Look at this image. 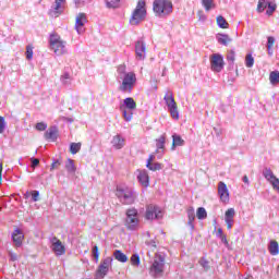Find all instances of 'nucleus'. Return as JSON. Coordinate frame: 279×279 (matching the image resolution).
<instances>
[{
  "instance_id": "f257e3e1",
  "label": "nucleus",
  "mask_w": 279,
  "mask_h": 279,
  "mask_svg": "<svg viewBox=\"0 0 279 279\" xmlns=\"http://www.w3.org/2000/svg\"><path fill=\"white\" fill-rule=\"evenodd\" d=\"M118 73L122 82L119 86V90H121V93H132L134 86H136V74L125 71V65L118 66Z\"/></svg>"
},
{
  "instance_id": "f03ea898",
  "label": "nucleus",
  "mask_w": 279,
  "mask_h": 279,
  "mask_svg": "<svg viewBox=\"0 0 279 279\" xmlns=\"http://www.w3.org/2000/svg\"><path fill=\"white\" fill-rule=\"evenodd\" d=\"M116 197L124 206H131L136 202V192L126 185H118L116 189Z\"/></svg>"
},
{
  "instance_id": "7ed1b4c3",
  "label": "nucleus",
  "mask_w": 279,
  "mask_h": 279,
  "mask_svg": "<svg viewBox=\"0 0 279 279\" xmlns=\"http://www.w3.org/2000/svg\"><path fill=\"white\" fill-rule=\"evenodd\" d=\"M145 5L146 3L144 0H140L137 2L136 8L133 10L129 20L130 25H141V23L145 21V19L147 17V9L145 8Z\"/></svg>"
},
{
  "instance_id": "20e7f679",
  "label": "nucleus",
  "mask_w": 279,
  "mask_h": 279,
  "mask_svg": "<svg viewBox=\"0 0 279 279\" xmlns=\"http://www.w3.org/2000/svg\"><path fill=\"white\" fill-rule=\"evenodd\" d=\"M153 10L156 16L165 19L173 12V3L169 0H155L153 2Z\"/></svg>"
},
{
  "instance_id": "39448f33",
  "label": "nucleus",
  "mask_w": 279,
  "mask_h": 279,
  "mask_svg": "<svg viewBox=\"0 0 279 279\" xmlns=\"http://www.w3.org/2000/svg\"><path fill=\"white\" fill-rule=\"evenodd\" d=\"M149 274L153 278H160L165 274V255L155 254L154 262L149 268Z\"/></svg>"
},
{
  "instance_id": "423d86ee",
  "label": "nucleus",
  "mask_w": 279,
  "mask_h": 279,
  "mask_svg": "<svg viewBox=\"0 0 279 279\" xmlns=\"http://www.w3.org/2000/svg\"><path fill=\"white\" fill-rule=\"evenodd\" d=\"M163 101H166V106L172 117V119H180V112L178 111V102H175V98H173V92L167 90L163 97Z\"/></svg>"
},
{
  "instance_id": "0eeeda50",
  "label": "nucleus",
  "mask_w": 279,
  "mask_h": 279,
  "mask_svg": "<svg viewBox=\"0 0 279 279\" xmlns=\"http://www.w3.org/2000/svg\"><path fill=\"white\" fill-rule=\"evenodd\" d=\"M50 48L56 53V56H64V53H66V41L62 40L59 35H51Z\"/></svg>"
},
{
  "instance_id": "6e6552de",
  "label": "nucleus",
  "mask_w": 279,
  "mask_h": 279,
  "mask_svg": "<svg viewBox=\"0 0 279 279\" xmlns=\"http://www.w3.org/2000/svg\"><path fill=\"white\" fill-rule=\"evenodd\" d=\"M120 110L122 111L124 121H132V117L134 114V112L132 111L136 110V101L134 100V98H125L123 105L120 107Z\"/></svg>"
},
{
  "instance_id": "1a4fd4ad",
  "label": "nucleus",
  "mask_w": 279,
  "mask_h": 279,
  "mask_svg": "<svg viewBox=\"0 0 279 279\" xmlns=\"http://www.w3.org/2000/svg\"><path fill=\"white\" fill-rule=\"evenodd\" d=\"M125 226L128 230H136L138 228V211L135 208L126 210Z\"/></svg>"
},
{
  "instance_id": "9d476101",
  "label": "nucleus",
  "mask_w": 279,
  "mask_h": 279,
  "mask_svg": "<svg viewBox=\"0 0 279 279\" xmlns=\"http://www.w3.org/2000/svg\"><path fill=\"white\" fill-rule=\"evenodd\" d=\"M210 66H211V71H214V73H221V71H223V56L219 54V53H214L210 56Z\"/></svg>"
},
{
  "instance_id": "9b49d317",
  "label": "nucleus",
  "mask_w": 279,
  "mask_h": 279,
  "mask_svg": "<svg viewBox=\"0 0 279 279\" xmlns=\"http://www.w3.org/2000/svg\"><path fill=\"white\" fill-rule=\"evenodd\" d=\"M111 265H112V257L105 258L98 266V269L96 271V277L106 278V276H108V271Z\"/></svg>"
},
{
  "instance_id": "f8f14e48",
  "label": "nucleus",
  "mask_w": 279,
  "mask_h": 279,
  "mask_svg": "<svg viewBox=\"0 0 279 279\" xmlns=\"http://www.w3.org/2000/svg\"><path fill=\"white\" fill-rule=\"evenodd\" d=\"M146 219L151 221L154 219H162V211L156 205H148L146 207Z\"/></svg>"
},
{
  "instance_id": "ddd939ff",
  "label": "nucleus",
  "mask_w": 279,
  "mask_h": 279,
  "mask_svg": "<svg viewBox=\"0 0 279 279\" xmlns=\"http://www.w3.org/2000/svg\"><path fill=\"white\" fill-rule=\"evenodd\" d=\"M135 56L136 60H145L147 58V46L143 39L135 43Z\"/></svg>"
},
{
  "instance_id": "4468645a",
  "label": "nucleus",
  "mask_w": 279,
  "mask_h": 279,
  "mask_svg": "<svg viewBox=\"0 0 279 279\" xmlns=\"http://www.w3.org/2000/svg\"><path fill=\"white\" fill-rule=\"evenodd\" d=\"M51 243V250L54 252L56 256H62L65 254L66 248L62 244V241H60L58 238L53 236L50 240Z\"/></svg>"
},
{
  "instance_id": "2eb2a0df",
  "label": "nucleus",
  "mask_w": 279,
  "mask_h": 279,
  "mask_svg": "<svg viewBox=\"0 0 279 279\" xmlns=\"http://www.w3.org/2000/svg\"><path fill=\"white\" fill-rule=\"evenodd\" d=\"M218 195L223 204L230 202V191L228 190V185L222 181L218 183Z\"/></svg>"
},
{
  "instance_id": "dca6fc26",
  "label": "nucleus",
  "mask_w": 279,
  "mask_h": 279,
  "mask_svg": "<svg viewBox=\"0 0 279 279\" xmlns=\"http://www.w3.org/2000/svg\"><path fill=\"white\" fill-rule=\"evenodd\" d=\"M86 23H88L86 15L84 13H78L75 22V29L77 34H84L85 32L84 25H86Z\"/></svg>"
},
{
  "instance_id": "f3484780",
  "label": "nucleus",
  "mask_w": 279,
  "mask_h": 279,
  "mask_svg": "<svg viewBox=\"0 0 279 279\" xmlns=\"http://www.w3.org/2000/svg\"><path fill=\"white\" fill-rule=\"evenodd\" d=\"M235 215H236V211L234 210V208H229L225 213V221H226L227 228L229 230H232V226H234V216Z\"/></svg>"
},
{
  "instance_id": "a211bd4d",
  "label": "nucleus",
  "mask_w": 279,
  "mask_h": 279,
  "mask_svg": "<svg viewBox=\"0 0 279 279\" xmlns=\"http://www.w3.org/2000/svg\"><path fill=\"white\" fill-rule=\"evenodd\" d=\"M25 239V235L23 234V231L21 229H15L12 233V240L15 245V247H21L23 245V240Z\"/></svg>"
},
{
  "instance_id": "6ab92c4d",
  "label": "nucleus",
  "mask_w": 279,
  "mask_h": 279,
  "mask_svg": "<svg viewBox=\"0 0 279 279\" xmlns=\"http://www.w3.org/2000/svg\"><path fill=\"white\" fill-rule=\"evenodd\" d=\"M155 159H156V156L149 155L146 162V167L147 169H149V171H160L162 169V163L154 162Z\"/></svg>"
},
{
  "instance_id": "aec40b11",
  "label": "nucleus",
  "mask_w": 279,
  "mask_h": 279,
  "mask_svg": "<svg viewBox=\"0 0 279 279\" xmlns=\"http://www.w3.org/2000/svg\"><path fill=\"white\" fill-rule=\"evenodd\" d=\"M64 0H56L54 1V7L49 11V15L52 19H58V16H60V14H62V2Z\"/></svg>"
},
{
  "instance_id": "412c9836",
  "label": "nucleus",
  "mask_w": 279,
  "mask_h": 279,
  "mask_svg": "<svg viewBox=\"0 0 279 279\" xmlns=\"http://www.w3.org/2000/svg\"><path fill=\"white\" fill-rule=\"evenodd\" d=\"M111 145L114 149H123L125 147V138L118 134L112 137Z\"/></svg>"
},
{
  "instance_id": "4be33fe9",
  "label": "nucleus",
  "mask_w": 279,
  "mask_h": 279,
  "mask_svg": "<svg viewBox=\"0 0 279 279\" xmlns=\"http://www.w3.org/2000/svg\"><path fill=\"white\" fill-rule=\"evenodd\" d=\"M45 138L46 141H57L58 140V128L57 126H50L46 132H45Z\"/></svg>"
},
{
  "instance_id": "5701e85b",
  "label": "nucleus",
  "mask_w": 279,
  "mask_h": 279,
  "mask_svg": "<svg viewBox=\"0 0 279 279\" xmlns=\"http://www.w3.org/2000/svg\"><path fill=\"white\" fill-rule=\"evenodd\" d=\"M137 179L142 186H144L145 189L149 186V174L146 172V170H140Z\"/></svg>"
},
{
  "instance_id": "b1692460",
  "label": "nucleus",
  "mask_w": 279,
  "mask_h": 279,
  "mask_svg": "<svg viewBox=\"0 0 279 279\" xmlns=\"http://www.w3.org/2000/svg\"><path fill=\"white\" fill-rule=\"evenodd\" d=\"M65 170L70 175H75L77 168L75 167V161L73 159H66Z\"/></svg>"
},
{
  "instance_id": "393cba45",
  "label": "nucleus",
  "mask_w": 279,
  "mask_h": 279,
  "mask_svg": "<svg viewBox=\"0 0 279 279\" xmlns=\"http://www.w3.org/2000/svg\"><path fill=\"white\" fill-rule=\"evenodd\" d=\"M182 145H184V140L178 134L172 135L171 150L175 151V147H182Z\"/></svg>"
},
{
  "instance_id": "a878e982",
  "label": "nucleus",
  "mask_w": 279,
  "mask_h": 279,
  "mask_svg": "<svg viewBox=\"0 0 279 279\" xmlns=\"http://www.w3.org/2000/svg\"><path fill=\"white\" fill-rule=\"evenodd\" d=\"M113 258H116V260H118L119 263H128V255H125L120 250H116L113 252Z\"/></svg>"
},
{
  "instance_id": "bb28decb",
  "label": "nucleus",
  "mask_w": 279,
  "mask_h": 279,
  "mask_svg": "<svg viewBox=\"0 0 279 279\" xmlns=\"http://www.w3.org/2000/svg\"><path fill=\"white\" fill-rule=\"evenodd\" d=\"M217 40L220 45H223L225 47H228L229 43H232V38L228 35L219 34L217 36Z\"/></svg>"
},
{
  "instance_id": "cd10ccee",
  "label": "nucleus",
  "mask_w": 279,
  "mask_h": 279,
  "mask_svg": "<svg viewBox=\"0 0 279 279\" xmlns=\"http://www.w3.org/2000/svg\"><path fill=\"white\" fill-rule=\"evenodd\" d=\"M268 250L271 254V256H278L279 254V245H278V242L277 241H270V244L268 246Z\"/></svg>"
},
{
  "instance_id": "c85d7f7f",
  "label": "nucleus",
  "mask_w": 279,
  "mask_h": 279,
  "mask_svg": "<svg viewBox=\"0 0 279 279\" xmlns=\"http://www.w3.org/2000/svg\"><path fill=\"white\" fill-rule=\"evenodd\" d=\"M187 217H189V221H187V226H190V228H195V226L193 225V221H195V209H193V207H190L187 209Z\"/></svg>"
},
{
  "instance_id": "c756f323",
  "label": "nucleus",
  "mask_w": 279,
  "mask_h": 279,
  "mask_svg": "<svg viewBox=\"0 0 279 279\" xmlns=\"http://www.w3.org/2000/svg\"><path fill=\"white\" fill-rule=\"evenodd\" d=\"M276 44V38L272 36H269L267 38V51L268 56H274V45Z\"/></svg>"
},
{
  "instance_id": "7c9ffc66",
  "label": "nucleus",
  "mask_w": 279,
  "mask_h": 279,
  "mask_svg": "<svg viewBox=\"0 0 279 279\" xmlns=\"http://www.w3.org/2000/svg\"><path fill=\"white\" fill-rule=\"evenodd\" d=\"M217 25L218 27H220L221 29H228V27H230V24H228V21H226L225 16L219 15L217 17Z\"/></svg>"
},
{
  "instance_id": "2f4dec72",
  "label": "nucleus",
  "mask_w": 279,
  "mask_h": 279,
  "mask_svg": "<svg viewBox=\"0 0 279 279\" xmlns=\"http://www.w3.org/2000/svg\"><path fill=\"white\" fill-rule=\"evenodd\" d=\"M167 141V134H162L159 138L156 140V147L158 149H165V143Z\"/></svg>"
},
{
  "instance_id": "473e14b6",
  "label": "nucleus",
  "mask_w": 279,
  "mask_h": 279,
  "mask_svg": "<svg viewBox=\"0 0 279 279\" xmlns=\"http://www.w3.org/2000/svg\"><path fill=\"white\" fill-rule=\"evenodd\" d=\"M269 82L274 86H276V84H279V72L278 71L270 72V74H269Z\"/></svg>"
},
{
  "instance_id": "72a5a7b5",
  "label": "nucleus",
  "mask_w": 279,
  "mask_h": 279,
  "mask_svg": "<svg viewBox=\"0 0 279 279\" xmlns=\"http://www.w3.org/2000/svg\"><path fill=\"white\" fill-rule=\"evenodd\" d=\"M202 5L205 8L206 12H210L215 8V0H201Z\"/></svg>"
},
{
  "instance_id": "f704fd0d",
  "label": "nucleus",
  "mask_w": 279,
  "mask_h": 279,
  "mask_svg": "<svg viewBox=\"0 0 279 279\" xmlns=\"http://www.w3.org/2000/svg\"><path fill=\"white\" fill-rule=\"evenodd\" d=\"M269 5V1L267 0H258V4H257V12H265V10H267Z\"/></svg>"
},
{
  "instance_id": "c9c22d12",
  "label": "nucleus",
  "mask_w": 279,
  "mask_h": 279,
  "mask_svg": "<svg viewBox=\"0 0 279 279\" xmlns=\"http://www.w3.org/2000/svg\"><path fill=\"white\" fill-rule=\"evenodd\" d=\"M263 175H264V178H266V180L268 182H270L271 180H274L276 178V175L274 174V171H271V169H269V168L264 169Z\"/></svg>"
},
{
  "instance_id": "e433bc0d",
  "label": "nucleus",
  "mask_w": 279,
  "mask_h": 279,
  "mask_svg": "<svg viewBox=\"0 0 279 279\" xmlns=\"http://www.w3.org/2000/svg\"><path fill=\"white\" fill-rule=\"evenodd\" d=\"M196 217L197 219L202 220V219H206V217H208V213H206V208L204 207H199L196 211Z\"/></svg>"
},
{
  "instance_id": "4c0bfd02",
  "label": "nucleus",
  "mask_w": 279,
  "mask_h": 279,
  "mask_svg": "<svg viewBox=\"0 0 279 279\" xmlns=\"http://www.w3.org/2000/svg\"><path fill=\"white\" fill-rule=\"evenodd\" d=\"M82 149V143H72L70 145V151L71 154L75 155Z\"/></svg>"
},
{
  "instance_id": "58836bf2",
  "label": "nucleus",
  "mask_w": 279,
  "mask_h": 279,
  "mask_svg": "<svg viewBox=\"0 0 279 279\" xmlns=\"http://www.w3.org/2000/svg\"><path fill=\"white\" fill-rule=\"evenodd\" d=\"M131 264L134 266V267H138V265H141V257L138 256V254H133L131 256Z\"/></svg>"
},
{
  "instance_id": "ea45409f",
  "label": "nucleus",
  "mask_w": 279,
  "mask_h": 279,
  "mask_svg": "<svg viewBox=\"0 0 279 279\" xmlns=\"http://www.w3.org/2000/svg\"><path fill=\"white\" fill-rule=\"evenodd\" d=\"M119 3H121V0H106L107 8H119Z\"/></svg>"
},
{
  "instance_id": "a19ab883",
  "label": "nucleus",
  "mask_w": 279,
  "mask_h": 279,
  "mask_svg": "<svg viewBox=\"0 0 279 279\" xmlns=\"http://www.w3.org/2000/svg\"><path fill=\"white\" fill-rule=\"evenodd\" d=\"M245 65L247 66V69H252V66H254V57H252V54H246Z\"/></svg>"
},
{
  "instance_id": "79ce46f5",
  "label": "nucleus",
  "mask_w": 279,
  "mask_h": 279,
  "mask_svg": "<svg viewBox=\"0 0 279 279\" xmlns=\"http://www.w3.org/2000/svg\"><path fill=\"white\" fill-rule=\"evenodd\" d=\"M277 5L276 3L268 2V10L266 11V14L268 16H271L274 14V11L276 10Z\"/></svg>"
},
{
  "instance_id": "37998d69",
  "label": "nucleus",
  "mask_w": 279,
  "mask_h": 279,
  "mask_svg": "<svg viewBox=\"0 0 279 279\" xmlns=\"http://www.w3.org/2000/svg\"><path fill=\"white\" fill-rule=\"evenodd\" d=\"M269 183L271 184L272 189L275 191H278L279 192V179L278 178H274L269 181Z\"/></svg>"
},
{
  "instance_id": "c03bdc74",
  "label": "nucleus",
  "mask_w": 279,
  "mask_h": 279,
  "mask_svg": "<svg viewBox=\"0 0 279 279\" xmlns=\"http://www.w3.org/2000/svg\"><path fill=\"white\" fill-rule=\"evenodd\" d=\"M26 58L28 60H32V58H34V47L32 46L26 47Z\"/></svg>"
},
{
  "instance_id": "a18cd8bd",
  "label": "nucleus",
  "mask_w": 279,
  "mask_h": 279,
  "mask_svg": "<svg viewBox=\"0 0 279 279\" xmlns=\"http://www.w3.org/2000/svg\"><path fill=\"white\" fill-rule=\"evenodd\" d=\"M227 60H228V62H230V64H234V60H235L234 50H231L228 52Z\"/></svg>"
},
{
  "instance_id": "49530a36",
  "label": "nucleus",
  "mask_w": 279,
  "mask_h": 279,
  "mask_svg": "<svg viewBox=\"0 0 279 279\" xmlns=\"http://www.w3.org/2000/svg\"><path fill=\"white\" fill-rule=\"evenodd\" d=\"M36 130H38V132H45V130H47V123L45 122H38L36 124Z\"/></svg>"
},
{
  "instance_id": "de8ad7c7",
  "label": "nucleus",
  "mask_w": 279,
  "mask_h": 279,
  "mask_svg": "<svg viewBox=\"0 0 279 279\" xmlns=\"http://www.w3.org/2000/svg\"><path fill=\"white\" fill-rule=\"evenodd\" d=\"M5 132V118L0 116V134H3Z\"/></svg>"
},
{
  "instance_id": "09e8293b",
  "label": "nucleus",
  "mask_w": 279,
  "mask_h": 279,
  "mask_svg": "<svg viewBox=\"0 0 279 279\" xmlns=\"http://www.w3.org/2000/svg\"><path fill=\"white\" fill-rule=\"evenodd\" d=\"M93 256L97 263V260H99V247L97 245L93 247Z\"/></svg>"
},
{
  "instance_id": "8fccbe9b",
  "label": "nucleus",
  "mask_w": 279,
  "mask_h": 279,
  "mask_svg": "<svg viewBox=\"0 0 279 279\" xmlns=\"http://www.w3.org/2000/svg\"><path fill=\"white\" fill-rule=\"evenodd\" d=\"M71 80V75H69V73H65L61 76V82L62 84L66 85L69 84V81Z\"/></svg>"
},
{
  "instance_id": "3c124183",
  "label": "nucleus",
  "mask_w": 279,
  "mask_h": 279,
  "mask_svg": "<svg viewBox=\"0 0 279 279\" xmlns=\"http://www.w3.org/2000/svg\"><path fill=\"white\" fill-rule=\"evenodd\" d=\"M33 202H38V197H40V192L33 191L32 192Z\"/></svg>"
},
{
  "instance_id": "603ef678",
  "label": "nucleus",
  "mask_w": 279,
  "mask_h": 279,
  "mask_svg": "<svg viewBox=\"0 0 279 279\" xmlns=\"http://www.w3.org/2000/svg\"><path fill=\"white\" fill-rule=\"evenodd\" d=\"M60 165H62V162H60V160H56L54 162H52L50 171H53V169H58Z\"/></svg>"
},
{
  "instance_id": "864d4df0",
  "label": "nucleus",
  "mask_w": 279,
  "mask_h": 279,
  "mask_svg": "<svg viewBox=\"0 0 279 279\" xmlns=\"http://www.w3.org/2000/svg\"><path fill=\"white\" fill-rule=\"evenodd\" d=\"M38 165H40V160L33 158L32 159V167L33 169H36V167H38Z\"/></svg>"
},
{
  "instance_id": "5fc2aeb1",
  "label": "nucleus",
  "mask_w": 279,
  "mask_h": 279,
  "mask_svg": "<svg viewBox=\"0 0 279 279\" xmlns=\"http://www.w3.org/2000/svg\"><path fill=\"white\" fill-rule=\"evenodd\" d=\"M201 265H202V267H204V269H210V266L208 265V262L205 260V259L201 260Z\"/></svg>"
},
{
  "instance_id": "6e6d98bb",
  "label": "nucleus",
  "mask_w": 279,
  "mask_h": 279,
  "mask_svg": "<svg viewBox=\"0 0 279 279\" xmlns=\"http://www.w3.org/2000/svg\"><path fill=\"white\" fill-rule=\"evenodd\" d=\"M10 258L11 260H19V255H16L15 253H10Z\"/></svg>"
},
{
  "instance_id": "4d7b16f0",
  "label": "nucleus",
  "mask_w": 279,
  "mask_h": 279,
  "mask_svg": "<svg viewBox=\"0 0 279 279\" xmlns=\"http://www.w3.org/2000/svg\"><path fill=\"white\" fill-rule=\"evenodd\" d=\"M149 247H156V241L146 242Z\"/></svg>"
},
{
  "instance_id": "13d9d810",
  "label": "nucleus",
  "mask_w": 279,
  "mask_h": 279,
  "mask_svg": "<svg viewBox=\"0 0 279 279\" xmlns=\"http://www.w3.org/2000/svg\"><path fill=\"white\" fill-rule=\"evenodd\" d=\"M221 242L225 243L226 245H228V239L226 238V235H220Z\"/></svg>"
},
{
  "instance_id": "bf43d9fd",
  "label": "nucleus",
  "mask_w": 279,
  "mask_h": 279,
  "mask_svg": "<svg viewBox=\"0 0 279 279\" xmlns=\"http://www.w3.org/2000/svg\"><path fill=\"white\" fill-rule=\"evenodd\" d=\"M217 236H223V230L221 228L218 229Z\"/></svg>"
},
{
  "instance_id": "052dcab7",
  "label": "nucleus",
  "mask_w": 279,
  "mask_h": 279,
  "mask_svg": "<svg viewBox=\"0 0 279 279\" xmlns=\"http://www.w3.org/2000/svg\"><path fill=\"white\" fill-rule=\"evenodd\" d=\"M243 182L244 184H250V179L247 178V175L243 177Z\"/></svg>"
},
{
  "instance_id": "680f3d73",
  "label": "nucleus",
  "mask_w": 279,
  "mask_h": 279,
  "mask_svg": "<svg viewBox=\"0 0 279 279\" xmlns=\"http://www.w3.org/2000/svg\"><path fill=\"white\" fill-rule=\"evenodd\" d=\"M2 173H3V163H0V181H1Z\"/></svg>"
},
{
  "instance_id": "e2e57ef3",
  "label": "nucleus",
  "mask_w": 279,
  "mask_h": 279,
  "mask_svg": "<svg viewBox=\"0 0 279 279\" xmlns=\"http://www.w3.org/2000/svg\"><path fill=\"white\" fill-rule=\"evenodd\" d=\"M84 0H74L75 5H80Z\"/></svg>"
},
{
  "instance_id": "0e129e2a",
  "label": "nucleus",
  "mask_w": 279,
  "mask_h": 279,
  "mask_svg": "<svg viewBox=\"0 0 279 279\" xmlns=\"http://www.w3.org/2000/svg\"><path fill=\"white\" fill-rule=\"evenodd\" d=\"M203 21H206V16L203 15Z\"/></svg>"
},
{
  "instance_id": "69168bd1",
  "label": "nucleus",
  "mask_w": 279,
  "mask_h": 279,
  "mask_svg": "<svg viewBox=\"0 0 279 279\" xmlns=\"http://www.w3.org/2000/svg\"><path fill=\"white\" fill-rule=\"evenodd\" d=\"M203 19H204V16H201V17H199V20H203Z\"/></svg>"
},
{
  "instance_id": "338daca9",
  "label": "nucleus",
  "mask_w": 279,
  "mask_h": 279,
  "mask_svg": "<svg viewBox=\"0 0 279 279\" xmlns=\"http://www.w3.org/2000/svg\"><path fill=\"white\" fill-rule=\"evenodd\" d=\"M277 270L279 271V266L277 267Z\"/></svg>"
}]
</instances>
